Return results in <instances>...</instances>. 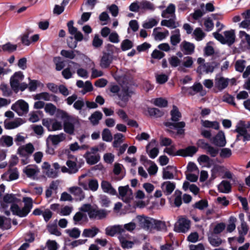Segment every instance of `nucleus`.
Instances as JSON below:
<instances>
[{"label": "nucleus", "instance_id": "nucleus-61", "mask_svg": "<svg viewBox=\"0 0 250 250\" xmlns=\"http://www.w3.org/2000/svg\"><path fill=\"white\" fill-rule=\"evenodd\" d=\"M121 246L124 248H130L133 246V242L126 240L123 236L119 237Z\"/></svg>", "mask_w": 250, "mask_h": 250}, {"label": "nucleus", "instance_id": "nucleus-35", "mask_svg": "<svg viewBox=\"0 0 250 250\" xmlns=\"http://www.w3.org/2000/svg\"><path fill=\"white\" fill-rule=\"evenodd\" d=\"M13 144V139L8 135H3L0 138V146L3 147H10Z\"/></svg>", "mask_w": 250, "mask_h": 250}, {"label": "nucleus", "instance_id": "nucleus-43", "mask_svg": "<svg viewBox=\"0 0 250 250\" xmlns=\"http://www.w3.org/2000/svg\"><path fill=\"white\" fill-rule=\"evenodd\" d=\"M10 209L14 215H18L21 217H24L22 208H20L18 205L15 203L12 204L10 207Z\"/></svg>", "mask_w": 250, "mask_h": 250}, {"label": "nucleus", "instance_id": "nucleus-5", "mask_svg": "<svg viewBox=\"0 0 250 250\" xmlns=\"http://www.w3.org/2000/svg\"><path fill=\"white\" fill-rule=\"evenodd\" d=\"M197 62L199 66L197 68L196 71L199 74H202L204 73H212L214 68L218 66V63L215 62L205 63V59L202 58H198Z\"/></svg>", "mask_w": 250, "mask_h": 250}, {"label": "nucleus", "instance_id": "nucleus-46", "mask_svg": "<svg viewBox=\"0 0 250 250\" xmlns=\"http://www.w3.org/2000/svg\"><path fill=\"white\" fill-rule=\"evenodd\" d=\"M246 66V61L244 60H238L235 63V70L239 72H243Z\"/></svg>", "mask_w": 250, "mask_h": 250}, {"label": "nucleus", "instance_id": "nucleus-28", "mask_svg": "<svg viewBox=\"0 0 250 250\" xmlns=\"http://www.w3.org/2000/svg\"><path fill=\"white\" fill-rule=\"evenodd\" d=\"M138 219L141 228L146 229L153 228V223L154 222V219L141 216L138 217Z\"/></svg>", "mask_w": 250, "mask_h": 250}, {"label": "nucleus", "instance_id": "nucleus-19", "mask_svg": "<svg viewBox=\"0 0 250 250\" xmlns=\"http://www.w3.org/2000/svg\"><path fill=\"white\" fill-rule=\"evenodd\" d=\"M68 191L75 197L76 200L81 201L85 198L84 192L80 187H70L68 188Z\"/></svg>", "mask_w": 250, "mask_h": 250}, {"label": "nucleus", "instance_id": "nucleus-59", "mask_svg": "<svg viewBox=\"0 0 250 250\" xmlns=\"http://www.w3.org/2000/svg\"><path fill=\"white\" fill-rule=\"evenodd\" d=\"M102 139L104 141L106 142H111L112 140V136L110 131L107 129L105 128L103 130L102 132Z\"/></svg>", "mask_w": 250, "mask_h": 250}, {"label": "nucleus", "instance_id": "nucleus-8", "mask_svg": "<svg viewBox=\"0 0 250 250\" xmlns=\"http://www.w3.org/2000/svg\"><path fill=\"white\" fill-rule=\"evenodd\" d=\"M119 198L124 202L128 203L133 199V193L128 185L121 186L118 188Z\"/></svg>", "mask_w": 250, "mask_h": 250}, {"label": "nucleus", "instance_id": "nucleus-29", "mask_svg": "<svg viewBox=\"0 0 250 250\" xmlns=\"http://www.w3.org/2000/svg\"><path fill=\"white\" fill-rule=\"evenodd\" d=\"M23 123V121L21 118H17L11 122L6 120L4 121V126L6 129H12L19 127Z\"/></svg>", "mask_w": 250, "mask_h": 250}, {"label": "nucleus", "instance_id": "nucleus-17", "mask_svg": "<svg viewBox=\"0 0 250 250\" xmlns=\"http://www.w3.org/2000/svg\"><path fill=\"white\" fill-rule=\"evenodd\" d=\"M79 185L82 186L85 190H90L92 191H96L99 188L98 182L96 179H90L88 182V186L87 185L82 182H79Z\"/></svg>", "mask_w": 250, "mask_h": 250}, {"label": "nucleus", "instance_id": "nucleus-23", "mask_svg": "<svg viewBox=\"0 0 250 250\" xmlns=\"http://www.w3.org/2000/svg\"><path fill=\"white\" fill-rule=\"evenodd\" d=\"M22 202L24 203V207L22 208L23 215L26 216L33 207V201L31 197H24L22 198Z\"/></svg>", "mask_w": 250, "mask_h": 250}, {"label": "nucleus", "instance_id": "nucleus-14", "mask_svg": "<svg viewBox=\"0 0 250 250\" xmlns=\"http://www.w3.org/2000/svg\"><path fill=\"white\" fill-rule=\"evenodd\" d=\"M189 227L190 221L185 218H181L177 222L176 230L179 232H185L189 229Z\"/></svg>", "mask_w": 250, "mask_h": 250}, {"label": "nucleus", "instance_id": "nucleus-34", "mask_svg": "<svg viewBox=\"0 0 250 250\" xmlns=\"http://www.w3.org/2000/svg\"><path fill=\"white\" fill-rule=\"evenodd\" d=\"M99 232V229L96 227H93L89 229H86L83 230L82 236L85 237L93 238Z\"/></svg>", "mask_w": 250, "mask_h": 250}, {"label": "nucleus", "instance_id": "nucleus-62", "mask_svg": "<svg viewBox=\"0 0 250 250\" xmlns=\"http://www.w3.org/2000/svg\"><path fill=\"white\" fill-rule=\"evenodd\" d=\"M189 89L192 90L193 91H189V93L191 95H193L196 93L201 92L203 89V86L201 83H197L190 87Z\"/></svg>", "mask_w": 250, "mask_h": 250}, {"label": "nucleus", "instance_id": "nucleus-53", "mask_svg": "<svg viewBox=\"0 0 250 250\" xmlns=\"http://www.w3.org/2000/svg\"><path fill=\"white\" fill-rule=\"evenodd\" d=\"M209 243L213 247H218L222 243L221 239L215 236H210L208 237Z\"/></svg>", "mask_w": 250, "mask_h": 250}, {"label": "nucleus", "instance_id": "nucleus-38", "mask_svg": "<svg viewBox=\"0 0 250 250\" xmlns=\"http://www.w3.org/2000/svg\"><path fill=\"white\" fill-rule=\"evenodd\" d=\"M103 117L102 113L99 111L94 112L89 118V120L93 125L98 124L99 122L102 119Z\"/></svg>", "mask_w": 250, "mask_h": 250}, {"label": "nucleus", "instance_id": "nucleus-55", "mask_svg": "<svg viewBox=\"0 0 250 250\" xmlns=\"http://www.w3.org/2000/svg\"><path fill=\"white\" fill-rule=\"evenodd\" d=\"M3 201L5 203L14 204L17 203L19 199L16 196L12 194H7L3 197Z\"/></svg>", "mask_w": 250, "mask_h": 250}, {"label": "nucleus", "instance_id": "nucleus-24", "mask_svg": "<svg viewBox=\"0 0 250 250\" xmlns=\"http://www.w3.org/2000/svg\"><path fill=\"white\" fill-rule=\"evenodd\" d=\"M181 50L184 52L185 54L191 55L194 51V45L187 41H183L180 45Z\"/></svg>", "mask_w": 250, "mask_h": 250}, {"label": "nucleus", "instance_id": "nucleus-54", "mask_svg": "<svg viewBox=\"0 0 250 250\" xmlns=\"http://www.w3.org/2000/svg\"><path fill=\"white\" fill-rule=\"evenodd\" d=\"M66 233L68 235L73 238H78L81 234V231L76 228H74L72 229H69L66 230Z\"/></svg>", "mask_w": 250, "mask_h": 250}, {"label": "nucleus", "instance_id": "nucleus-6", "mask_svg": "<svg viewBox=\"0 0 250 250\" xmlns=\"http://www.w3.org/2000/svg\"><path fill=\"white\" fill-rule=\"evenodd\" d=\"M214 37L223 44L231 45L235 41V33L234 30L226 31L224 32V36L217 33L213 34Z\"/></svg>", "mask_w": 250, "mask_h": 250}, {"label": "nucleus", "instance_id": "nucleus-48", "mask_svg": "<svg viewBox=\"0 0 250 250\" xmlns=\"http://www.w3.org/2000/svg\"><path fill=\"white\" fill-rule=\"evenodd\" d=\"M1 48L3 51L11 53L17 49V45L13 44L10 42H7L2 45Z\"/></svg>", "mask_w": 250, "mask_h": 250}, {"label": "nucleus", "instance_id": "nucleus-7", "mask_svg": "<svg viewBox=\"0 0 250 250\" xmlns=\"http://www.w3.org/2000/svg\"><path fill=\"white\" fill-rule=\"evenodd\" d=\"M65 117H67V120L63 122V127L64 131L69 135H73L75 131V125L79 124V121L77 119L72 116H69L67 113H65Z\"/></svg>", "mask_w": 250, "mask_h": 250}, {"label": "nucleus", "instance_id": "nucleus-50", "mask_svg": "<svg viewBox=\"0 0 250 250\" xmlns=\"http://www.w3.org/2000/svg\"><path fill=\"white\" fill-rule=\"evenodd\" d=\"M11 228V221L4 217L0 216V228L8 229Z\"/></svg>", "mask_w": 250, "mask_h": 250}, {"label": "nucleus", "instance_id": "nucleus-4", "mask_svg": "<svg viewBox=\"0 0 250 250\" xmlns=\"http://www.w3.org/2000/svg\"><path fill=\"white\" fill-rule=\"evenodd\" d=\"M238 133L236 140H239V137H243V141L250 140V122L240 121L237 124L235 130Z\"/></svg>", "mask_w": 250, "mask_h": 250}, {"label": "nucleus", "instance_id": "nucleus-25", "mask_svg": "<svg viewBox=\"0 0 250 250\" xmlns=\"http://www.w3.org/2000/svg\"><path fill=\"white\" fill-rule=\"evenodd\" d=\"M156 142L155 140H153L146 146V151L149 156L152 159L156 158L159 152V149L156 147L150 149L151 146H153L155 145Z\"/></svg>", "mask_w": 250, "mask_h": 250}, {"label": "nucleus", "instance_id": "nucleus-60", "mask_svg": "<svg viewBox=\"0 0 250 250\" xmlns=\"http://www.w3.org/2000/svg\"><path fill=\"white\" fill-rule=\"evenodd\" d=\"M73 209V207L65 206L60 209L59 214L62 216H67L70 214Z\"/></svg>", "mask_w": 250, "mask_h": 250}, {"label": "nucleus", "instance_id": "nucleus-33", "mask_svg": "<svg viewBox=\"0 0 250 250\" xmlns=\"http://www.w3.org/2000/svg\"><path fill=\"white\" fill-rule=\"evenodd\" d=\"M66 139V135L63 133L58 135H49L48 139H49L54 146L58 145L60 142L63 141Z\"/></svg>", "mask_w": 250, "mask_h": 250}, {"label": "nucleus", "instance_id": "nucleus-3", "mask_svg": "<svg viewBox=\"0 0 250 250\" xmlns=\"http://www.w3.org/2000/svg\"><path fill=\"white\" fill-rule=\"evenodd\" d=\"M114 46L108 44L106 46V51H104L100 57L99 65L102 69H106L110 67L111 64L116 57L113 55Z\"/></svg>", "mask_w": 250, "mask_h": 250}, {"label": "nucleus", "instance_id": "nucleus-63", "mask_svg": "<svg viewBox=\"0 0 250 250\" xmlns=\"http://www.w3.org/2000/svg\"><path fill=\"white\" fill-rule=\"evenodd\" d=\"M54 62L56 64V69L58 71L61 70L64 67V62L61 61L60 57L54 58Z\"/></svg>", "mask_w": 250, "mask_h": 250}, {"label": "nucleus", "instance_id": "nucleus-21", "mask_svg": "<svg viewBox=\"0 0 250 250\" xmlns=\"http://www.w3.org/2000/svg\"><path fill=\"white\" fill-rule=\"evenodd\" d=\"M212 143L218 146H224L226 145V141L224 133L223 131H219L218 133L211 139Z\"/></svg>", "mask_w": 250, "mask_h": 250}, {"label": "nucleus", "instance_id": "nucleus-26", "mask_svg": "<svg viewBox=\"0 0 250 250\" xmlns=\"http://www.w3.org/2000/svg\"><path fill=\"white\" fill-rule=\"evenodd\" d=\"M161 188L164 194L166 195H169L172 193L175 188V184L170 181L163 182Z\"/></svg>", "mask_w": 250, "mask_h": 250}, {"label": "nucleus", "instance_id": "nucleus-1", "mask_svg": "<svg viewBox=\"0 0 250 250\" xmlns=\"http://www.w3.org/2000/svg\"><path fill=\"white\" fill-rule=\"evenodd\" d=\"M171 120L173 122H166L164 123L167 127V131L173 135H183L185 133L184 128L186 125L184 122H178L182 115L178 108L175 105H173L172 109L170 111Z\"/></svg>", "mask_w": 250, "mask_h": 250}, {"label": "nucleus", "instance_id": "nucleus-41", "mask_svg": "<svg viewBox=\"0 0 250 250\" xmlns=\"http://www.w3.org/2000/svg\"><path fill=\"white\" fill-rule=\"evenodd\" d=\"M153 228L158 231L166 230L167 226L165 222L154 219Z\"/></svg>", "mask_w": 250, "mask_h": 250}, {"label": "nucleus", "instance_id": "nucleus-44", "mask_svg": "<svg viewBox=\"0 0 250 250\" xmlns=\"http://www.w3.org/2000/svg\"><path fill=\"white\" fill-rule=\"evenodd\" d=\"M193 35L196 41H200L205 37V33L200 28L198 27L193 31Z\"/></svg>", "mask_w": 250, "mask_h": 250}, {"label": "nucleus", "instance_id": "nucleus-11", "mask_svg": "<svg viewBox=\"0 0 250 250\" xmlns=\"http://www.w3.org/2000/svg\"><path fill=\"white\" fill-rule=\"evenodd\" d=\"M35 150V147L32 144L29 143L26 145L21 146L18 149L17 153L21 156L26 157L31 155Z\"/></svg>", "mask_w": 250, "mask_h": 250}, {"label": "nucleus", "instance_id": "nucleus-9", "mask_svg": "<svg viewBox=\"0 0 250 250\" xmlns=\"http://www.w3.org/2000/svg\"><path fill=\"white\" fill-rule=\"evenodd\" d=\"M11 109L16 112L19 116H22L27 113L28 104L23 100H19L12 105Z\"/></svg>", "mask_w": 250, "mask_h": 250}, {"label": "nucleus", "instance_id": "nucleus-32", "mask_svg": "<svg viewBox=\"0 0 250 250\" xmlns=\"http://www.w3.org/2000/svg\"><path fill=\"white\" fill-rule=\"evenodd\" d=\"M181 40V34L179 29H176L172 31L170 38L171 44L173 46H176L180 42Z\"/></svg>", "mask_w": 250, "mask_h": 250}, {"label": "nucleus", "instance_id": "nucleus-58", "mask_svg": "<svg viewBox=\"0 0 250 250\" xmlns=\"http://www.w3.org/2000/svg\"><path fill=\"white\" fill-rule=\"evenodd\" d=\"M158 23V21L153 18L149 19L147 21L144 22L143 24V27L146 29H150L153 26L156 25Z\"/></svg>", "mask_w": 250, "mask_h": 250}, {"label": "nucleus", "instance_id": "nucleus-37", "mask_svg": "<svg viewBox=\"0 0 250 250\" xmlns=\"http://www.w3.org/2000/svg\"><path fill=\"white\" fill-rule=\"evenodd\" d=\"M23 171L28 177H31L37 174L39 172V169L35 166H28L25 168Z\"/></svg>", "mask_w": 250, "mask_h": 250}, {"label": "nucleus", "instance_id": "nucleus-31", "mask_svg": "<svg viewBox=\"0 0 250 250\" xmlns=\"http://www.w3.org/2000/svg\"><path fill=\"white\" fill-rule=\"evenodd\" d=\"M87 164L93 165L97 163L100 159V156L99 154L92 155L90 152L87 151L84 155Z\"/></svg>", "mask_w": 250, "mask_h": 250}, {"label": "nucleus", "instance_id": "nucleus-36", "mask_svg": "<svg viewBox=\"0 0 250 250\" xmlns=\"http://www.w3.org/2000/svg\"><path fill=\"white\" fill-rule=\"evenodd\" d=\"M231 185L227 181H222L218 186V188L220 192L228 193L231 191Z\"/></svg>", "mask_w": 250, "mask_h": 250}, {"label": "nucleus", "instance_id": "nucleus-18", "mask_svg": "<svg viewBox=\"0 0 250 250\" xmlns=\"http://www.w3.org/2000/svg\"><path fill=\"white\" fill-rule=\"evenodd\" d=\"M101 188L104 193L109 194L111 195L117 194L116 189L113 187L111 184L106 180H103L101 184Z\"/></svg>", "mask_w": 250, "mask_h": 250}, {"label": "nucleus", "instance_id": "nucleus-49", "mask_svg": "<svg viewBox=\"0 0 250 250\" xmlns=\"http://www.w3.org/2000/svg\"><path fill=\"white\" fill-rule=\"evenodd\" d=\"M51 95L47 92H42L37 94L34 96V99L35 100H43L46 101L51 100Z\"/></svg>", "mask_w": 250, "mask_h": 250}, {"label": "nucleus", "instance_id": "nucleus-2", "mask_svg": "<svg viewBox=\"0 0 250 250\" xmlns=\"http://www.w3.org/2000/svg\"><path fill=\"white\" fill-rule=\"evenodd\" d=\"M80 210L87 212L88 216L91 219H103L105 218L107 215V212L105 210L99 209L97 207H94L90 204L83 205Z\"/></svg>", "mask_w": 250, "mask_h": 250}, {"label": "nucleus", "instance_id": "nucleus-47", "mask_svg": "<svg viewBox=\"0 0 250 250\" xmlns=\"http://www.w3.org/2000/svg\"><path fill=\"white\" fill-rule=\"evenodd\" d=\"M140 9L145 10H154L155 7L154 5L149 1L146 0H142L140 2Z\"/></svg>", "mask_w": 250, "mask_h": 250}, {"label": "nucleus", "instance_id": "nucleus-45", "mask_svg": "<svg viewBox=\"0 0 250 250\" xmlns=\"http://www.w3.org/2000/svg\"><path fill=\"white\" fill-rule=\"evenodd\" d=\"M75 52H77L78 53H79L78 51L77 50H62L61 51V55L64 57V58H68L71 60H72L75 58L76 57V55Z\"/></svg>", "mask_w": 250, "mask_h": 250}, {"label": "nucleus", "instance_id": "nucleus-16", "mask_svg": "<svg viewBox=\"0 0 250 250\" xmlns=\"http://www.w3.org/2000/svg\"><path fill=\"white\" fill-rule=\"evenodd\" d=\"M105 230L106 234L111 236H113L117 233H119L120 234V236H122V234L125 232V229L121 225L107 227Z\"/></svg>", "mask_w": 250, "mask_h": 250}, {"label": "nucleus", "instance_id": "nucleus-52", "mask_svg": "<svg viewBox=\"0 0 250 250\" xmlns=\"http://www.w3.org/2000/svg\"><path fill=\"white\" fill-rule=\"evenodd\" d=\"M133 46V42L128 39L124 40L121 44V47L123 51L129 50L131 49Z\"/></svg>", "mask_w": 250, "mask_h": 250}, {"label": "nucleus", "instance_id": "nucleus-20", "mask_svg": "<svg viewBox=\"0 0 250 250\" xmlns=\"http://www.w3.org/2000/svg\"><path fill=\"white\" fill-rule=\"evenodd\" d=\"M169 19H165L161 22V25L170 29H174L179 26V23L176 21V16L169 17Z\"/></svg>", "mask_w": 250, "mask_h": 250}, {"label": "nucleus", "instance_id": "nucleus-27", "mask_svg": "<svg viewBox=\"0 0 250 250\" xmlns=\"http://www.w3.org/2000/svg\"><path fill=\"white\" fill-rule=\"evenodd\" d=\"M175 10V5L173 3H170L166 9L162 12L161 16L165 19H168L169 17L176 16Z\"/></svg>", "mask_w": 250, "mask_h": 250}, {"label": "nucleus", "instance_id": "nucleus-22", "mask_svg": "<svg viewBox=\"0 0 250 250\" xmlns=\"http://www.w3.org/2000/svg\"><path fill=\"white\" fill-rule=\"evenodd\" d=\"M198 151V148L194 146H189L185 149L178 150V154L183 157L192 156Z\"/></svg>", "mask_w": 250, "mask_h": 250}, {"label": "nucleus", "instance_id": "nucleus-57", "mask_svg": "<svg viewBox=\"0 0 250 250\" xmlns=\"http://www.w3.org/2000/svg\"><path fill=\"white\" fill-rule=\"evenodd\" d=\"M56 109V107L51 103H48L44 106L45 111L50 115H53L55 113Z\"/></svg>", "mask_w": 250, "mask_h": 250}, {"label": "nucleus", "instance_id": "nucleus-39", "mask_svg": "<svg viewBox=\"0 0 250 250\" xmlns=\"http://www.w3.org/2000/svg\"><path fill=\"white\" fill-rule=\"evenodd\" d=\"M202 125L207 128H212L216 130H218L219 128V124L217 121L211 122L208 120H202Z\"/></svg>", "mask_w": 250, "mask_h": 250}, {"label": "nucleus", "instance_id": "nucleus-51", "mask_svg": "<svg viewBox=\"0 0 250 250\" xmlns=\"http://www.w3.org/2000/svg\"><path fill=\"white\" fill-rule=\"evenodd\" d=\"M147 111L150 116L156 118L160 117L164 114L162 111L156 108H148Z\"/></svg>", "mask_w": 250, "mask_h": 250}, {"label": "nucleus", "instance_id": "nucleus-42", "mask_svg": "<svg viewBox=\"0 0 250 250\" xmlns=\"http://www.w3.org/2000/svg\"><path fill=\"white\" fill-rule=\"evenodd\" d=\"M125 136L121 133H116L114 136V142L113 146L114 147H117L120 145L124 140Z\"/></svg>", "mask_w": 250, "mask_h": 250}, {"label": "nucleus", "instance_id": "nucleus-15", "mask_svg": "<svg viewBox=\"0 0 250 250\" xmlns=\"http://www.w3.org/2000/svg\"><path fill=\"white\" fill-rule=\"evenodd\" d=\"M229 81L228 78L222 76H217L214 80V86L218 90L221 91L228 86Z\"/></svg>", "mask_w": 250, "mask_h": 250}, {"label": "nucleus", "instance_id": "nucleus-64", "mask_svg": "<svg viewBox=\"0 0 250 250\" xmlns=\"http://www.w3.org/2000/svg\"><path fill=\"white\" fill-rule=\"evenodd\" d=\"M46 246L48 250H57L58 249V244L54 240H48L46 242Z\"/></svg>", "mask_w": 250, "mask_h": 250}, {"label": "nucleus", "instance_id": "nucleus-10", "mask_svg": "<svg viewBox=\"0 0 250 250\" xmlns=\"http://www.w3.org/2000/svg\"><path fill=\"white\" fill-rule=\"evenodd\" d=\"M131 92L129 91L127 88H124L118 94V97L120 101L118 104L122 107H125L126 106L129 97L131 96Z\"/></svg>", "mask_w": 250, "mask_h": 250}, {"label": "nucleus", "instance_id": "nucleus-12", "mask_svg": "<svg viewBox=\"0 0 250 250\" xmlns=\"http://www.w3.org/2000/svg\"><path fill=\"white\" fill-rule=\"evenodd\" d=\"M24 76L19 71L16 72L10 79V85L14 90H18L20 82L22 81Z\"/></svg>", "mask_w": 250, "mask_h": 250}, {"label": "nucleus", "instance_id": "nucleus-13", "mask_svg": "<svg viewBox=\"0 0 250 250\" xmlns=\"http://www.w3.org/2000/svg\"><path fill=\"white\" fill-rule=\"evenodd\" d=\"M69 33L74 36V38L77 42H81L83 37L82 33L78 30L77 28L73 26V21H71L67 23Z\"/></svg>", "mask_w": 250, "mask_h": 250}, {"label": "nucleus", "instance_id": "nucleus-30", "mask_svg": "<svg viewBox=\"0 0 250 250\" xmlns=\"http://www.w3.org/2000/svg\"><path fill=\"white\" fill-rule=\"evenodd\" d=\"M161 29V27H156L153 30L152 36L155 41H162L169 35V32L167 30L163 32L158 31V30Z\"/></svg>", "mask_w": 250, "mask_h": 250}, {"label": "nucleus", "instance_id": "nucleus-40", "mask_svg": "<svg viewBox=\"0 0 250 250\" xmlns=\"http://www.w3.org/2000/svg\"><path fill=\"white\" fill-rule=\"evenodd\" d=\"M66 164L68 167L69 174H74L78 171L79 167L76 162L67 160Z\"/></svg>", "mask_w": 250, "mask_h": 250}, {"label": "nucleus", "instance_id": "nucleus-56", "mask_svg": "<svg viewBox=\"0 0 250 250\" xmlns=\"http://www.w3.org/2000/svg\"><path fill=\"white\" fill-rule=\"evenodd\" d=\"M172 167L168 166L166 168H164L163 170V178L164 179H172L174 178V175L172 173L170 172L168 170Z\"/></svg>", "mask_w": 250, "mask_h": 250}]
</instances>
